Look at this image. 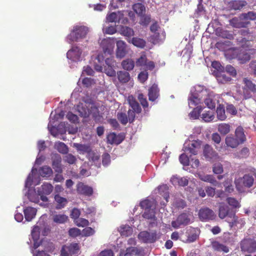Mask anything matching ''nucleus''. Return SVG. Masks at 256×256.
<instances>
[{
  "label": "nucleus",
  "instance_id": "4c0bfd02",
  "mask_svg": "<svg viewBox=\"0 0 256 256\" xmlns=\"http://www.w3.org/2000/svg\"><path fill=\"white\" fill-rule=\"evenodd\" d=\"M235 134L236 138L238 140L240 144L242 143L245 140L246 138L242 127L238 126L236 128Z\"/></svg>",
  "mask_w": 256,
  "mask_h": 256
},
{
  "label": "nucleus",
  "instance_id": "423d86ee",
  "mask_svg": "<svg viewBox=\"0 0 256 256\" xmlns=\"http://www.w3.org/2000/svg\"><path fill=\"white\" fill-rule=\"evenodd\" d=\"M88 32V27L84 26L76 25L74 26L68 38L72 42L80 41L86 37Z\"/></svg>",
  "mask_w": 256,
  "mask_h": 256
},
{
  "label": "nucleus",
  "instance_id": "f8f14e48",
  "mask_svg": "<svg viewBox=\"0 0 256 256\" xmlns=\"http://www.w3.org/2000/svg\"><path fill=\"white\" fill-rule=\"evenodd\" d=\"M53 188V186L50 184L44 183L42 185L40 188L38 190V194L42 201L47 202L48 200L46 196L50 194L52 192Z\"/></svg>",
  "mask_w": 256,
  "mask_h": 256
},
{
  "label": "nucleus",
  "instance_id": "ea45409f",
  "mask_svg": "<svg viewBox=\"0 0 256 256\" xmlns=\"http://www.w3.org/2000/svg\"><path fill=\"white\" fill-rule=\"evenodd\" d=\"M74 145L80 154H84L86 152L88 154V152H90L91 150L90 146L86 144H82L78 143H74Z\"/></svg>",
  "mask_w": 256,
  "mask_h": 256
},
{
  "label": "nucleus",
  "instance_id": "dca6fc26",
  "mask_svg": "<svg viewBox=\"0 0 256 256\" xmlns=\"http://www.w3.org/2000/svg\"><path fill=\"white\" fill-rule=\"evenodd\" d=\"M82 50L77 46H73L66 54V57L68 59H70L72 61H77L80 60L81 54Z\"/></svg>",
  "mask_w": 256,
  "mask_h": 256
},
{
  "label": "nucleus",
  "instance_id": "0e129e2a",
  "mask_svg": "<svg viewBox=\"0 0 256 256\" xmlns=\"http://www.w3.org/2000/svg\"><path fill=\"white\" fill-rule=\"evenodd\" d=\"M95 232L94 230L90 227H86L82 231V235L84 236H89L93 235Z\"/></svg>",
  "mask_w": 256,
  "mask_h": 256
},
{
  "label": "nucleus",
  "instance_id": "b1692460",
  "mask_svg": "<svg viewBox=\"0 0 256 256\" xmlns=\"http://www.w3.org/2000/svg\"><path fill=\"white\" fill-rule=\"evenodd\" d=\"M36 210L32 207H27L24 210V214L26 220L27 221H31L33 219L36 214Z\"/></svg>",
  "mask_w": 256,
  "mask_h": 256
},
{
  "label": "nucleus",
  "instance_id": "13d9d810",
  "mask_svg": "<svg viewBox=\"0 0 256 256\" xmlns=\"http://www.w3.org/2000/svg\"><path fill=\"white\" fill-rule=\"evenodd\" d=\"M228 203L230 206L234 208H239L240 206V204L238 200L234 198H227Z\"/></svg>",
  "mask_w": 256,
  "mask_h": 256
},
{
  "label": "nucleus",
  "instance_id": "79ce46f5",
  "mask_svg": "<svg viewBox=\"0 0 256 256\" xmlns=\"http://www.w3.org/2000/svg\"><path fill=\"white\" fill-rule=\"evenodd\" d=\"M158 190L160 194H162L165 199L166 202H168L169 198L168 186L166 185H162L158 188Z\"/></svg>",
  "mask_w": 256,
  "mask_h": 256
},
{
  "label": "nucleus",
  "instance_id": "09e8293b",
  "mask_svg": "<svg viewBox=\"0 0 256 256\" xmlns=\"http://www.w3.org/2000/svg\"><path fill=\"white\" fill-rule=\"evenodd\" d=\"M54 200L56 202V209L60 210L64 207V198L56 194L54 196Z\"/></svg>",
  "mask_w": 256,
  "mask_h": 256
},
{
  "label": "nucleus",
  "instance_id": "5fc2aeb1",
  "mask_svg": "<svg viewBox=\"0 0 256 256\" xmlns=\"http://www.w3.org/2000/svg\"><path fill=\"white\" fill-rule=\"evenodd\" d=\"M216 78L219 83L224 84L230 80V78L227 76L225 74H220L217 75Z\"/></svg>",
  "mask_w": 256,
  "mask_h": 256
},
{
  "label": "nucleus",
  "instance_id": "39448f33",
  "mask_svg": "<svg viewBox=\"0 0 256 256\" xmlns=\"http://www.w3.org/2000/svg\"><path fill=\"white\" fill-rule=\"evenodd\" d=\"M76 110L82 117L87 118L92 114L96 120H100L101 118L98 108L94 104L90 103L88 106L86 103H80Z\"/></svg>",
  "mask_w": 256,
  "mask_h": 256
},
{
  "label": "nucleus",
  "instance_id": "864d4df0",
  "mask_svg": "<svg viewBox=\"0 0 256 256\" xmlns=\"http://www.w3.org/2000/svg\"><path fill=\"white\" fill-rule=\"evenodd\" d=\"M74 221L75 224L78 227H84L89 224V222L83 218H78Z\"/></svg>",
  "mask_w": 256,
  "mask_h": 256
},
{
  "label": "nucleus",
  "instance_id": "a19ab883",
  "mask_svg": "<svg viewBox=\"0 0 256 256\" xmlns=\"http://www.w3.org/2000/svg\"><path fill=\"white\" fill-rule=\"evenodd\" d=\"M217 118L220 120H224L226 118L224 108L223 106L220 105L216 108Z\"/></svg>",
  "mask_w": 256,
  "mask_h": 256
},
{
  "label": "nucleus",
  "instance_id": "c03bdc74",
  "mask_svg": "<svg viewBox=\"0 0 256 256\" xmlns=\"http://www.w3.org/2000/svg\"><path fill=\"white\" fill-rule=\"evenodd\" d=\"M204 108L200 106H197L194 108L193 110L190 114V118L192 119H197L199 118L200 114L202 110Z\"/></svg>",
  "mask_w": 256,
  "mask_h": 256
},
{
  "label": "nucleus",
  "instance_id": "4d7b16f0",
  "mask_svg": "<svg viewBox=\"0 0 256 256\" xmlns=\"http://www.w3.org/2000/svg\"><path fill=\"white\" fill-rule=\"evenodd\" d=\"M68 232L69 236L72 238H76L78 236H79L81 234L80 230L76 228H70Z\"/></svg>",
  "mask_w": 256,
  "mask_h": 256
},
{
  "label": "nucleus",
  "instance_id": "f704fd0d",
  "mask_svg": "<svg viewBox=\"0 0 256 256\" xmlns=\"http://www.w3.org/2000/svg\"><path fill=\"white\" fill-rule=\"evenodd\" d=\"M122 236H128L132 233V228L128 225H122L119 229Z\"/></svg>",
  "mask_w": 256,
  "mask_h": 256
},
{
  "label": "nucleus",
  "instance_id": "de8ad7c7",
  "mask_svg": "<svg viewBox=\"0 0 256 256\" xmlns=\"http://www.w3.org/2000/svg\"><path fill=\"white\" fill-rule=\"evenodd\" d=\"M245 84V88L252 92H256V86L248 78H244L243 80Z\"/></svg>",
  "mask_w": 256,
  "mask_h": 256
},
{
  "label": "nucleus",
  "instance_id": "774afa93",
  "mask_svg": "<svg viewBox=\"0 0 256 256\" xmlns=\"http://www.w3.org/2000/svg\"><path fill=\"white\" fill-rule=\"evenodd\" d=\"M102 31L104 34H112L116 32V29L114 26H108L106 28H103Z\"/></svg>",
  "mask_w": 256,
  "mask_h": 256
},
{
  "label": "nucleus",
  "instance_id": "4468645a",
  "mask_svg": "<svg viewBox=\"0 0 256 256\" xmlns=\"http://www.w3.org/2000/svg\"><path fill=\"white\" fill-rule=\"evenodd\" d=\"M189 214L184 213L180 215L176 220L172 222V226L175 228H178L182 226H186L190 223Z\"/></svg>",
  "mask_w": 256,
  "mask_h": 256
},
{
  "label": "nucleus",
  "instance_id": "2f4dec72",
  "mask_svg": "<svg viewBox=\"0 0 256 256\" xmlns=\"http://www.w3.org/2000/svg\"><path fill=\"white\" fill-rule=\"evenodd\" d=\"M212 247L215 250L218 252H224L226 253L229 252V248L228 246L218 242H213Z\"/></svg>",
  "mask_w": 256,
  "mask_h": 256
},
{
  "label": "nucleus",
  "instance_id": "f3484780",
  "mask_svg": "<svg viewBox=\"0 0 256 256\" xmlns=\"http://www.w3.org/2000/svg\"><path fill=\"white\" fill-rule=\"evenodd\" d=\"M116 56L118 58H124L126 54V44L121 40L116 42Z\"/></svg>",
  "mask_w": 256,
  "mask_h": 256
},
{
  "label": "nucleus",
  "instance_id": "c756f323",
  "mask_svg": "<svg viewBox=\"0 0 256 256\" xmlns=\"http://www.w3.org/2000/svg\"><path fill=\"white\" fill-rule=\"evenodd\" d=\"M120 32L121 34L128 38H130L134 35V30L132 28L126 26H121Z\"/></svg>",
  "mask_w": 256,
  "mask_h": 256
},
{
  "label": "nucleus",
  "instance_id": "58836bf2",
  "mask_svg": "<svg viewBox=\"0 0 256 256\" xmlns=\"http://www.w3.org/2000/svg\"><path fill=\"white\" fill-rule=\"evenodd\" d=\"M247 4L244 0H234L230 4L232 8L235 10H241Z\"/></svg>",
  "mask_w": 256,
  "mask_h": 256
},
{
  "label": "nucleus",
  "instance_id": "680f3d73",
  "mask_svg": "<svg viewBox=\"0 0 256 256\" xmlns=\"http://www.w3.org/2000/svg\"><path fill=\"white\" fill-rule=\"evenodd\" d=\"M213 172L216 174H220L223 172V167L221 164L217 163L214 164Z\"/></svg>",
  "mask_w": 256,
  "mask_h": 256
},
{
  "label": "nucleus",
  "instance_id": "a18cd8bd",
  "mask_svg": "<svg viewBox=\"0 0 256 256\" xmlns=\"http://www.w3.org/2000/svg\"><path fill=\"white\" fill-rule=\"evenodd\" d=\"M201 118L205 122H210L214 118V115L212 112L208 111L202 114Z\"/></svg>",
  "mask_w": 256,
  "mask_h": 256
},
{
  "label": "nucleus",
  "instance_id": "393cba45",
  "mask_svg": "<svg viewBox=\"0 0 256 256\" xmlns=\"http://www.w3.org/2000/svg\"><path fill=\"white\" fill-rule=\"evenodd\" d=\"M122 140V138L114 133H110L107 136V142L110 144H120Z\"/></svg>",
  "mask_w": 256,
  "mask_h": 256
},
{
  "label": "nucleus",
  "instance_id": "3c124183",
  "mask_svg": "<svg viewBox=\"0 0 256 256\" xmlns=\"http://www.w3.org/2000/svg\"><path fill=\"white\" fill-rule=\"evenodd\" d=\"M188 154H186L184 152L180 156L179 160L180 162L184 166H188L190 162V159L188 157Z\"/></svg>",
  "mask_w": 256,
  "mask_h": 256
},
{
  "label": "nucleus",
  "instance_id": "338daca9",
  "mask_svg": "<svg viewBox=\"0 0 256 256\" xmlns=\"http://www.w3.org/2000/svg\"><path fill=\"white\" fill-rule=\"evenodd\" d=\"M126 253H120V256H132L134 253H136V248L134 247L128 248L126 249Z\"/></svg>",
  "mask_w": 256,
  "mask_h": 256
},
{
  "label": "nucleus",
  "instance_id": "cd10ccee",
  "mask_svg": "<svg viewBox=\"0 0 256 256\" xmlns=\"http://www.w3.org/2000/svg\"><path fill=\"white\" fill-rule=\"evenodd\" d=\"M52 166L54 169L58 172L62 171L61 162L62 158L58 154H54L52 156Z\"/></svg>",
  "mask_w": 256,
  "mask_h": 256
},
{
  "label": "nucleus",
  "instance_id": "412c9836",
  "mask_svg": "<svg viewBox=\"0 0 256 256\" xmlns=\"http://www.w3.org/2000/svg\"><path fill=\"white\" fill-rule=\"evenodd\" d=\"M170 182L174 186H184L188 184V180L186 177L181 178L177 176H174L171 178Z\"/></svg>",
  "mask_w": 256,
  "mask_h": 256
},
{
  "label": "nucleus",
  "instance_id": "6ab92c4d",
  "mask_svg": "<svg viewBox=\"0 0 256 256\" xmlns=\"http://www.w3.org/2000/svg\"><path fill=\"white\" fill-rule=\"evenodd\" d=\"M87 157L91 163V165H94L97 168L100 167V155L92 150L88 152Z\"/></svg>",
  "mask_w": 256,
  "mask_h": 256
},
{
  "label": "nucleus",
  "instance_id": "2eb2a0df",
  "mask_svg": "<svg viewBox=\"0 0 256 256\" xmlns=\"http://www.w3.org/2000/svg\"><path fill=\"white\" fill-rule=\"evenodd\" d=\"M198 216L202 220H212L216 217L214 211L208 208L200 209L198 212Z\"/></svg>",
  "mask_w": 256,
  "mask_h": 256
},
{
  "label": "nucleus",
  "instance_id": "72a5a7b5",
  "mask_svg": "<svg viewBox=\"0 0 256 256\" xmlns=\"http://www.w3.org/2000/svg\"><path fill=\"white\" fill-rule=\"evenodd\" d=\"M122 66L124 70L130 71L134 68V62L131 59H126L122 62Z\"/></svg>",
  "mask_w": 256,
  "mask_h": 256
},
{
  "label": "nucleus",
  "instance_id": "1a4fd4ad",
  "mask_svg": "<svg viewBox=\"0 0 256 256\" xmlns=\"http://www.w3.org/2000/svg\"><path fill=\"white\" fill-rule=\"evenodd\" d=\"M160 233H157L156 231L148 232L143 231L140 232L138 236L139 240L145 243H152L160 238Z\"/></svg>",
  "mask_w": 256,
  "mask_h": 256
},
{
  "label": "nucleus",
  "instance_id": "c9c22d12",
  "mask_svg": "<svg viewBox=\"0 0 256 256\" xmlns=\"http://www.w3.org/2000/svg\"><path fill=\"white\" fill-rule=\"evenodd\" d=\"M118 79L121 82L126 83L130 79V76L128 72H126L119 71L117 73Z\"/></svg>",
  "mask_w": 256,
  "mask_h": 256
},
{
  "label": "nucleus",
  "instance_id": "a878e982",
  "mask_svg": "<svg viewBox=\"0 0 256 256\" xmlns=\"http://www.w3.org/2000/svg\"><path fill=\"white\" fill-rule=\"evenodd\" d=\"M159 90L158 86L154 84L148 90V98L150 101H154L158 96Z\"/></svg>",
  "mask_w": 256,
  "mask_h": 256
},
{
  "label": "nucleus",
  "instance_id": "7c9ffc66",
  "mask_svg": "<svg viewBox=\"0 0 256 256\" xmlns=\"http://www.w3.org/2000/svg\"><path fill=\"white\" fill-rule=\"evenodd\" d=\"M228 211L229 208L228 206L224 204H221L219 208V217L222 219H224L226 216L228 218V215L230 214L228 213Z\"/></svg>",
  "mask_w": 256,
  "mask_h": 256
},
{
  "label": "nucleus",
  "instance_id": "8fccbe9b",
  "mask_svg": "<svg viewBox=\"0 0 256 256\" xmlns=\"http://www.w3.org/2000/svg\"><path fill=\"white\" fill-rule=\"evenodd\" d=\"M52 173V169L47 166H44L40 170V174L43 177L50 176Z\"/></svg>",
  "mask_w": 256,
  "mask_h": 256
},
{
  "label": "nucleus",
  "instance_id": "e433bc0d",
  "mask_svg": "<svg viewBox=\"0 0 256 256\" xmlns=\"http://www.w3.org/2000/svg\"><path fill=\"white\" fill-rule=\"evenodd\" d=\"M129 42L132 44L134 46L140 48H144L146 44L144 40L137 37L133 38Z\"/></svg>",
  "mask_w": 256,
  "mask_h": 256
},
{
  "label": "nucleus",
  "instance_id": "bb28decb",
  "mask_svg": "<svg viewBox=\"0 0 256 256\" xmlns=\"http://www.w3.org/2000/svg\"><path fill=\"white\" fill-rule=\"evenodd\" d=\"M128 101L133 110L138 114L140 112L141 108L132 96H128Z\"/></svg>",
  "mask_w": 256,
  "mask_h": 256
},
{
  "label": "nucleus",
  "instance_id": "5701e85b",
  "mask_svg": "<svg viewBox=\"0 0 256 256\" xmlns=\"http://www.w3.org/2000/svg\"><path fill=\"white\" fill-rule=\"evenodd\" d=\"M140 206L142 208L144 209L145 210H155L156 208V202L154 200H145L142 201L140 204Z\"/></svg>",
  "mask_w": 256,
  "mask_h": 256
},
{
  "label": "nucleus",
  "instance_id": "9b49d317",
  "mask_svg": "<svg viewBox=\"0 0 256 256\" xmlns=\"http://www.w3.org/2000/svg\"><path fill=\"white\" fill-rule=\"evenodd\" d=\"M203 154L205 158L208 160L214 162L220 160L218 154L208 144L204 145V147Z\"/></svg>",
  "mask_w": 256,
  "mask_h": 256
},
{
  "label": "nucleus",
  "instance_id": "20e7f679",
  "mask_svg": "<svg viewBox=\"0 0 256 256\" xmlns=\"http://www.w3.org/2000/svg\"><path fill=\"white\" fill-rule=\"evenodd\" d=\"M256 20V12H248L247 13H242L238 17H234L230 20V24L236 28H246L250 24V20Z\"/></svg>",
  "mask_w": 256,
  "mask_h": 256
},
{
  "label": "nucleus",
  "instance_id": "603ef678",
  "mask_svg": "<svg viewBox=\"0 0 256 256\" xmlns=\"http://www.w3.org/2000/svg\"><path fill=\"white\" fill-rule=\"evenodd\" d=\"M142 216L145 218L152 219L154 220H156L154 210H145Z\"/></svg>",
  "mask_w": 256,
  "mask_h": 256
},
{
  "label": "nucleus",
  "instance_id": "6e6552de",
  "mask_svg": "<svg viewBox=\"0 0 256 256\" xmlns=\"http://www.w3.org/2000/svg\"><path fill=\"white\" fill-rule=\"evenodd\" d=\"M254 182V178L248 174H246L242 178L235 180L236 188L240 192H244L246 188L251 187Z\"/></svg>",
  "mask_w": 256,
  "mask_h": 256
},
{
  "label": "nucleus",
  "instance_id": "37998d69",
  "mask_svg": "<svg viewBox=\"0 0 256 256\" xmlns=\"http://www.w3.org/2000/svg\"><path fill=\"white\" fill-rule=\"evenodd\" d=\"M230 126L228 124H220L218 126V132L223 135H226L230 132Z\"/></svg>",
  "mask_w": 256,
  "mask_h": 256
},
{
  "label": "nucleus",
  "instance_id": "69168bd1",
  "mask_svg": "<svg viewBox=\"0 0 256 256\" xmlns=\"http://www.w3.org/2000/svg\"><path fill=\"white\" fill-rule=\"evenodd\" d=\"M250 58L249 54L246 52L240 53L238 55V59L242 61V62H245L248 61Z\"/></svg>",
  "mask_w": 256,
  "mask_h": 256
},
{
  "label": "nucleus",
  "instance_id": "f257e3e1",
  "mask_svg": "<svg viewBox=\"0 0 256 256\" xmlns=\"http://www.w3.org/2000/svg\"><path fill=\"white\" fill-rule=\"evenodd\" d=\"M218 97L213 92L204 86L198 85L190 90L188 98V105L190 107H192L204 102L208 108L213 109L216 107Z\"/></svg>",
  "mask_w": 256,
  "mask_h": 256
},
{
  "label": "nucleus",
  "instance_id": "c85d7f7f",
  "mask_svg": "<svg viewBox=\"0 0 256 256\" xmlns=\"http://www.w3.org/2000/svg\"><path fill=\"white\" fill-rule=\"evenodd\" d=\"M165 38V33L162 30L154 33L152 36L153 42L154 44L162 42Z\"/></svg>",
  "mask_w": 256,
  "mask_h": 256
},
{
  "label": "nucleus",
  "instance_id": "052dcab7",
  "mask_svg": "<svg viewBox=\"0 0 256 256\" xmlns=\"http://www.w3.org/2000/svg\"><path fill=\"white\" fill-rule=\"evenodd\" d=\"M117 117L122 124L125 125L128 123V118L126 114L122 112L118 113Z\"/></svg>",
  "mask_w": 256,
  "mask_h": 256
},
{
  "label": "nucleus",
  "instance_id": "49530a36",
  "mask_svg": "<svg viewBox=\"0 0 256 256\" xmlns=\"http://www.w3.org/2000/svg\"><path fill=\"white\" fill-rule=\"evenodd\" d=\"M134 12L139 16H142L145 12V8L142 4L138 3L133 5Z\"/></svg>",
  "mask_w": 256,
  "mask_h": 256
},
{
  "label": "nucleus",
  "instance_id": "7ed1b4c3",
  "mask_svg": "<svg viewBox=\"0 0 256 256\" xmlns=\"http://www.w3.org/2000/svg\"><path fill=\"white\" fill-rule=\"evenodd\" d=\"M100 47L103 50V53L99 54L95 58L94 68L98 72H102L103 70L104 60L106 54L111 56L113 54L115 44L114 38H104L99 42Z\"/></svg>",
  "mask_w": 256,
  "mask_h": 256
},
{
  "label": "nucleus",
  "instance_id": "4be33fe9",
  "mask_svg": "<svg viewBox=\"0 0 256 256\" xmlns=\"http://www.w3.org/2000/svg\"><path fill=\"white\" fill-rule=\"evenodd\" d=\"M123 17L124 14L121 12H112L107 15L106 17V20L107 22H120V20L123 18Z\"/></svg>",
  "mask_w": 256,
  "mask_h": 256
},
{
  "label": "nucleus",
  "instance_id": "473e14b6",
  "mask_svg": "<svg viewBox=\"0 0 256 256\" xmlns=\"http://www.w3.org/2000/svg\"><path fill=\"white\" fill-rule=\"evenodd\" d=\"M226 144L227 146L234 148L240 143L236 138H234L232 136H228L226 138Z\"/></svg>",
  "mask_w": 256,
  "mask_h": 256
},
{
  "label": "nucleus",
  "instance_id": "e2e57ef3",
  "mask_svg": "<svg viewBox=\"0 0 256 256\" xmlns=\"http://www.w3.org/2000/svg\"><path fill=\"white\" fill-rule=\"evenodd\" d=\"M52 220L56 224H63L64 222V214H54Z\"/></svg>",
  "mask_w": 256,
  "mask_h": 256
},
{
  "label": "nucleus",
  "instance_id": "6e6d98bb",
  "mask_svg": "<svg viewBox=\"0 0 256 256\" xmlns=\"http://www.w3.org/2000/svg\"><path fill=\"white\" fill-rule=\"evenodd\" d=\"M68 250L71 254H77L79 251V246L76 243L72 244L68 248Z\"/></svg>",
  "mask_w": 256,
  "mask_h": 256
},
{
  "label": "nucleus",
  "instance_id": "0eeeda50",
  "mask_svg": "<svg viewBox=\"0 0 256 256\" xmlns=\"http://www.w3.org/2000/svg\"><path fill=\"white\" fill-rule=\"evenodd\" d=\"M190 137L188 140H186L184 144L183 150L186 154H188L190 155H196L200 150L202 142L199 140H192Z\"/></svg>",
  "mask_w": 256,
  "mask_h": 256
},
{
  "label": "nucleus",
  "instance_id": "bf43d9fd",
  "mask_svg": "<svg viewBox=\"0 0 256 256\" xmlns=\"http://www.w3.org/2000/svg\"><path fill=\"white\" fill-rule=\"evenodd\" d=\"M230 183H232V180L230 178H228L224 183L226 192L230 193L234 191V188L232 184L230 186H227V184H230Z\"/></svg>",
  "mask_w": 256,
  "mask_h": 256
},
{
  "label": "nucleus",
  "instance_id": "f03ea898",
  "mask_svg": "<svg viewBox=\"0 0 256 256\" xmlns=\"http://www.w3.org/2000/svg\"><path fill=\"white\" fill-rule=\"evenodd\" d=\"M64 117V110L61 108L52 112L50 116V120L48 128L50 134L54 137L64 140V123L62 122Z\"/></svg>",
  "mask_w": 256,
  "mask_h": 256
},
{
  "label": "nucleus",
  "instance_id": "aec40b11",
  "mask_svg": "<svg viewBox=\"0 0 256 256\" xmlns=\"http://www.w3.org/2000/svg\"><path fill=\"white\" fill-rule=\"evenodd\" d=\"M198 175L199 178L202 181L210 182L216 186L219 187L220 186V184L214 179L212 175L204 174L201 173L198 174Z\"/></svg>",
  "mask_w": 256,
  "mask_h": 256
},
{
  "label": "nucleus",
  "instance_id": "9d476101",
  "mask_svg": "<svg viewBox=\"0 0 256 256\" xmlns=\"http://www.w3.org/2000/svg\"><path fill=\"white\" fill-rule=\"evenodd\" d=\"M226 221L229 224L230 228L236 227L242 228L245 224V221L244 218H239L236 216L234 214H231L226 218Z\"/></svg>",
  "mask_w": 256,
  "mask_h": 256
},
{
  "label": "nucleus",
  "instance_id": "ddd939ff",
  "mask_svg": "<svg viewBox=\"0 0 256 256\" xmlns=\"http://www.w3.org/2000/svg\"><path fill=\"white\" fill-rule=\"evenodd\" d=\"M240 248L243 252H254L256 250V242L252 239H244L241 242Z\"/></svg>",
  "mask_w": 256,
  "mask_h": 256
},
{
  "label": "nucleus",
  "instance_id": "a211bd4d",
  "mask_svg": "<svg viewBox=\"0 0 256 256\" xmlns=\"http://www.w3.org/2000/svg\"><path fill=\"white\" fill-rule=\"evenodd\" d=\"M76 186L77 191L80 194H84L86 196H90L93 194L92 188L82 182H79Z\"/></svg>",
  "mask_w": 256,
  "mask_h": 256
}]
</instances>
